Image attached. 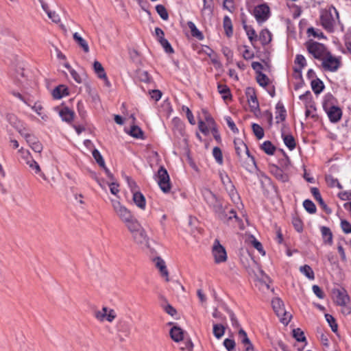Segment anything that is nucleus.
Here are the masks:
<instances>
[{"mask_svg": "<svg viewBox=\"0 0 351 351\" xmlns=\"http://www.w3.org/2000/svg\"><path fill=\"white\" fill-rule=\"evenodd\" d=\"M111 202L114 213L121 221L125 224L128 228H132V225L134 224V222H137L138 220L135 218L132 212L124 205L121 204L119 200L112 199Z\"/></svg>", "mask_w": 351, "mask_h": 351, "instance_id": "1", "label": "nucleus"}, {"mask_svg": "<svg viewBox=\"0 0 351 351\" xmlns=\"http://www.w3.org/2000/svg\"><path fill=\"white\" fill-rule=\"evenodd\" d=\"M132 226V228H128V229L132 234L134 241L142 248H149V239L141 223L137 221L134 222Z\"/></svg>", "mask_w": 351, "mask_h": 351, "instance_id": "2", "label": "nucleus"}, {"mask_svg": "<svg viewBox=\"0 0 351 351\" xmlns=\"http://www.w3.org/2000/svg\"><path fill=\"white\" fill-rule=\"evenodd\" d=\"M336 19H339V13L335 7L322 12L320 16L322 25L329 32H333Z\"/></svg>", "mask_w": 351, "mask_h": 351, "instance_id": "3", "label": "nucleus"}, {"mask_svg": "<svg viewBox=\"0 0 351 351\" xmlns=\"http://www.w3.org/2000/svg\"><path fill=\"white\" fill-rule=\"evenodd\" d=\"M273 308L277 316L284 324H288L291 319V315L284 308L283 302L280 298H275L271 302Z\"/></svg>", "mask_w": 351, "mask_h": 351, "instance_id": "4", "label": "nucleus"}, {"mask_svg": "<svg viewBox=\"0 0 351 351\" xmlns=\"http://www.w3.org/2000/svg\"><path fill=\"white\" fill-rule=\"evenodd\" d=\"M322 65L325 71L335 72L341 66V58L333 56L328 52L322 60Z\"/></svg>", "mask_w": 351, "mask_h": 351, "instance_id": "5", "label": "nucleus"}, {"mask_svg": "<svg viewBox=\"0 0 351 351\" xmlns=\"http://www.w3.org/2000/svg\"><path fill=\"white\" fill-rule=\"evenodd\" d=\"M306 48L309 53H311L315 59L320 60H322L329 52L327 51L324 45L317 42L307 43Z\"/></svg>", "mask_w": 351, "mask_h": 351, "instance_id": "6", "label": "nucleus"}, {"mask_svg": "<svg viewBox=\"0 0 351 351\" xmlns=\"http://www.w3.org/2000/svg\"><path fill=\"white\" fill-rule=\"evenodd\" d=\"M157 182L160 189L164 193H168L171 190L169 176L167 171L163 167H160L157 172Z\"/></svg>", "mask_w": 351, "mask_h": 351, "instance_id": "7", "label": "nucleus"}, {"mask_svg": "<svg viewBox=\"0 0 351 351\" xmlns=\"http://www.w3.org/2000/svg\"><path fill=\"white\" fill-rule=\"evenodd\" d=\"M214 212L217 217L224 223H228L233 218L235 219V220L238 219L235 211L231 209L227 212L226 208L223 206V204L220 206H215Z\"/></svg>", "mask_w": 351, "mask_h": 351, "instance_id": "8", "label": "nucleus"}, {"mask_svg": "<svg viewBox=\"0 0 351 351\" xmlns=\"http://www.w3.org/2000/svg\"><path fill=\"white\" fill-rule=\"evenodd\" d=\"M236 153L239 158L243 156H247L250 162L252 163L250 166L256 167L255 159L253 156H250L249 150L246 145L241 139H235L234 141Z\"/></svg>", "mask_w": 351, "mask_h": 351, "instance_id": "9", "label": "nucleus"}, {"mask_svg": "<svg viewBox=\"0 0 351 351\" xmlns=\"http://www.w3.org/2000/svg\"><path fill=\"white\" fill-rule=\"evenodd\" d=\"M95 318L99 322H104L105 320L108 322H112L117 317V313L112 308H109L106 306H104L101 310L95 311L94 312Z\"/></svg>", "mask_w": 351, "mask_h": 351, "instance_id": "10", "label": "nucleus"}, {"mask_svg": "<svg viewBox=\"0 0 351 351\" xmlns=\"http://www.w3.org/2000/svg\"><path fill=\"white\" fill-rule=\"evenodd\" d=\"M65 197L68 203L72 204H85V202L83 200L84 198V195L74 186H70L69 189L66 190Z\"/></svg>", "mask_w": 351, "mask_h": 351, "instance_id": "11", "label": "nucleus"}, {"mask_svg": "<svg viewBox=\"0 0 351 351\" xmlns=\"http://www.w3.org/2000/svg\"><path fill=\"white\" fill-rule=\"evenodd\" d=\"M213 255L216 263H223L227 260L226 251L217 239L215 241L213 244Z\"/></svg>", "mask_w": 351, "mask_h": 351, "instance_id": "12", "label": "nucleus"}, {"mask_svg": "<svg viewBox=\"0 0 351 351\" xmlns=\"http://www.w3.org/2000/svg\"><path fill=\"white\" fill-rule=\"evenodd\" d=\"M202 194L206 203L213 210H215V206H220L222 202L208 189L204 188L202 190Z\"/></svg>", "mask_w": 351, "mask_h": 351, "instance_id": "13", "label": "nucleus"}, {"mask_svg": "<svg viewBox=\"0 0 351 351\" xmlns=\"http://www.w3.org/2000/svg\"><path fill=\"white\" fill-rule=\"evenodd\" d=\"M92 156L95 160L96 163L99 165V167L101 169H103L107 176V177L111 180H114V176L113 174L110 171V170L106 167L105 164V160L101 154V153L99 152L98 149L96 148H94L92 150Z\"/></svg>", "mask_w": 351, "mask_h": 351, "instance_id": "14", "label": "nucleus"}, {"mask_svg": "<svg viewBox=\"0 0 351 351\" xmlns=\"http://www.w3.org/2000/svg\"><path fill=\"white\" fill-rule=\"evenodd\" d=\"M323 107L331 122L337 123L341 119L342 111L340 108L335 106L328 107L326 104H324Z\"/></svg>", "mask_w": 351, "mask_h": 351, "instance_id": "15", "label": "nucleus"}, {"mask_svg": "<svg viewBox=\"0 0 351 351\" xmlns=\"http://www.w3.org/2000/svg\"><path fill=\"white\" fill-rule=\"evenodd\" d=\"M269 8L265 4L256 6L254 10V15L258 23L266 21L269 16Z\"/></svg>", "mask_w": 351, "mask_h": 351, "instance_id": "16", "label": "nucleus"}, {"mask_svg": "<svg viewBox=\"0 0 351 351\" xmlns=\"http://www.w3.org/2000/svg\"><path fill=\"white\" fill-rule=\"evenodd\" d=\"M93 71L97 75V77L100 80H104L105 86L110 87L111 84L108 79L106 73L104 70V66L98 61H95L93 63Z\"/></svg>", "mask_w": 351, "mask_h": 351, "instance_id": "17", "label": "nucleus"}, {"mask_svg": "<svg viewBox=\"0 0 351 351\" xmlns=\"http://www.w3.org/2000/svg\"><path fill=\"white\" fill-rule=\"evenodd\" d=\"M155 34L158 38V41L162 45L167 53H173V49L169 41L164 38V32L160 27L155 28Z\"/></svg>", "mask_w": 351, "mask_h": 351, "instance_id": "18", "label": "nucleus"}, {"mask_svg": "<svg viewBox=\"0 0 351 351\" xmlns=\"http://www.w3.org/2000/svg\"><path fill=\"white\" fill-rule=\"evenodd\" d=\"M51 94L53 99H61L64 97L69 95L70 91L66 85L59 84L53 89Z\"/></svg>", "mask_w": 351, "mask_h": 351, "instance_id": "19", "label": "nucleus"}, {"mask_svg": "<svg viewBox=\"0 0 351 351\" xmlns=\"http://www.w3.org/2000/svg\"><path fill=\"white\" fill-rule=\"evenodd\" d=\"M245 94L247 97L250 108L254 110L259 108L258 101L256 95L255 90L253 88L248 87L246 88Z\"/></svg>", "mask_w": 351, "mask_h": 351, "instance_id": "20", "label": "nucleus"}, {"mask_svg": "<svg viewBox=\"0 0 351 351\" xmlns=\"http://www.w3.org/2000/svg\"><path fill=\"white\" fill-rule=\"evenodd\" d=\"M155 265L159 270L160 276L165 278L167 282L169 281V271L166 266L165 261L160 257H157L154 259Z\"/></svg>", "mask_w": 351, "mask_h": 351, "instance_id": "21", "label": "nucleus"}, {"mask_svg": "<svg viewBox=\"0 0 351 351\" xmlns=\"http://www.w3.org/2000/svg\"><path fill=\"white\" fill-rule=\"evenodd\" d=\"M335 296V302L339 306H345L349 302V296L345 290H335L333 292Z\"/></svg>", "mask_w": 351, "mask_h": 351, "instance_id": "22", "label": "nucleus"}, {"mask_svg": "<svg viewBox=\"0 0 351 351\" xmlns=\"http://www.w3.org/2000/svg\"><path fill=\"white\" fill-rule=\"evenodd\" d=\"M59 115L63 121L70 123L74 119L75 112L68 107L64 106L59 111Z\"/></svg>", "mask_w": 351, "mask_h": 351, "instance_id": "23", "label": "nucleus"}, {"mask_svg": "<svg viewBox=\"0 0 351 351\" xmlns=\"http://www.w3.org/2000/svg\"><path fill=\"white\" fill-rule=\"evenodd\" d=\"M311 191L315 199L318 202L322 208L326 211V213L330 214L331 213V210L325 204L321 196L319 189L316 187H312L311 189Z\"/></svg>", "mask_w": 351, "mask_h": 351, "instance_id": "24", "label": "nucleus"}, {"mask_svg": "<svg viewBox=\"0 0 351 351\" xmlns=\"http://www.w3.org/2000/svg\"><path fill=\"white\" fill-rule=\"evenodd\" d=\"M132 195V200L135 205L139 208L144 210L146 206L145 196L139 191H135Z\"/></svg>", "mask_w": 351, "mask_h": 351, "instance_id": "25", "label": "nucleus"}, {"mask_svg": "<svg viewBox=\"0 0 351 351\" xmlns=\"http://www.w3.org/2000/svg\"><path fill=\"white\" fill-rule=\"evenodd\" d=\"M239 338L245 347V351H253V346L251 343L247 333L242 328L239 329Z\"/></svg>", "mask_w": 351, "mask_h": 351, "instance_id": "26", "label": "nucleus"}, {"mask_svg": "<svg viewBox=\"0 0 351 351\" xmlns=\"http://www.w3.org/2000/svg\"><path fill=\"white\" fill-rule=\"evenodd\" d=\"M171 339L176 342H179L184 339V332L178 326H173L170 330Z\"/></svg>", "mask_w": 351, "mask_h": 351, "instance_id": "27", "label": "nucleus"}, {"mask_svg": "<svg viewBox=\"0 0 351 351\" xmlns=\"http://www.w3.org/2000/svg\"><path fill=\"white\" fill-rule=\"evenodd\" d=\"M6 120L16 130L20 129V127L23 124V123L13 113H8L6 114Z\"/></svg>", "mask_w": 351, "mask_h": 351, "instance_id": "28", "label": "nucleus"}, {"mask_svg": "<svg viewBox=\"0 0 351 351\" xmlns=\"http://www.w3.org/2000/svg\"><path fill=\"white\" fill-rule=\"evenodd\" d=\"M223 28L225 30L226 35L230 38L232 36L233 29L232 21L229 16H225L223 21Z\"/></svg>", "mask_w": 351, "mask_h": 351, "instance_id": "29", "label": "nucleus"}, {"mask_svg": "<svg viewBox=\"0 0 351 351\" xmlns=\"http://www.w3.org/2000/svg\"><path fill=\"white\" fill-rule=\"evenodd\" d=\"M282 136L283 138L284 143L290 150H293L295 148V141L292 135L285 134L284 133H282Z\"/></svg>", "mask_w": 351, "mask_h": 351, "instance_id": "30", "label": "nucleus"}, {"mask_svg": "<svg viewBox=\"0 0 351 351\" xmlns=\"http://www.w3.org/2000/svg\"><path fill=\"white\" fill-rule=\"evenodd\" d=\"M226 328L221 324H213V333L217 339H221L225 333Z\"/></svg>", "mask_w": 351, "mask_h": 351, "instance_id": "31", "label": "nucleus"}, {"mask_svg": "<svg viewBox=\"0 0 351 351\" xmlns=\"http://www.w3.org/2000/svg\"><path fill=\"white\" fill-rule=\"evenodd\" d=\"M73 38L85 52H88V43L77 32L73 34Z\"/></svg>", "mask_w": 351, "mask_h": 351, "instance_id": "32", "label": "nucleus"}, {"mask_svg": "<svg viewBox=\"0 0 351 351\" xmlns=\"http://www.w3.org/2000/svg\"><path fill=\"white\" fill-rule=\"evenodd\" d=\"M321 232L324 239V243H327L330 245L332 243V233L330 228L322 226L321 228Z\"/></svg>", "mask_w": 351, "mask_h": 351, "instance_id": "33", "label": "nucleus"}, {"mask_svg": "<svg viewBox=\"0 0 351 351\" xmlns=\"http://www.w3.org/2000/svg\"><path fill=\"white\" fill-rule=\"evenodd\" d=\"M311 85L313 91L317 95L319 94L324 88L322 81L318 78L313 80L311 82Z\"/></svg>", "mask_w": 351, "mask_h": 351, "instance_id": "34", "label": "nucleus"}, {"mask_svg": "<svg viewBox=\"0 0 351 351\" xmlns=\"http://www.w3.org/2000/svg\"><path fill=\"white\" fill-rule=\"evenodd\" d=\"M259 40L263 45L269 44L271 40V34L268 29H263L259 35Z\"/></svg>", "mask_w": 351, "mask_h": 351, "instance_id": "35", "label": "nucleus"}, {"mask_svg": "<svg viewBox=\"0 0 351 351\" xmlns=\"http://www.w3.org/2000/svg\"><path fill=\"white\" fill-rule=\"evenodd\" d=\"M187 25L191 30L193 36L196 37L198 39H203L204 36L202 33L197 28L195 23L192 21H189Z\"/></svg>", "mask_w": 351, "mask_h": 351, "instance_id": "36", "label": "nucleus"}, {"mask_svg": "<svg viewBox=\"0 0 351 351\" xmlns=\"http://www.w3.org/2000/svg\"><path fill=\"white\" fill-rule=\"evenodd\" d=\"M128 134L136 138H143V132L137 125L132 126Z\"/></svg>", "mask_w": 351, "mask_h": 351, "instance_id": "37", "label": "nucleus"}, {"mask_svg": "<svg viewBox=\"0 0 351 351\" xmlns=\"http://www.w3.org/2000/svg\"><path fill=\"white\" fill-rule=\"evenodd\" d=\"M261 149L268 155H273L276 150V147L269 141H265L262 144Z\"/></svg>", "mask_w": 351, "mask_h": 351, "instance_id": "38", "label": "nucleus"}, {"mask_svg": "<svg viewBox=\"0 0 351 351\" xmlns=\"http://www.w3.org/2000/svg\"><path fill=\"white\" fill-rule=\"evenodd\" d=\"M295 63L298 64L299 67L295 69V72L300 73L302 69L306 66V59L302 55H297L295 60Z\"/></svg>", "mask_w": 351, "mask_h": 351, "instance_id": "39", "label": "nucleus"}, {"mask_svg": "<svg viewBox=\"0 0 351 351\" xmlns=\"http://www.w3.org/2000/svg\"><path fill=\"white\" fill-rule=\"evenodd\" d=\"M218 91L220 94L222 95V97L223 99H230L231 97V95L230 93L229 88L224 84H218L217 86Z\"/></svg>", "mask_w": 351, "mask_h": 351, "instance_id": "40", "label": "nucleus"}, {"mask_svg": "<svg viewBox=\"0 0 351 351\" xmlns=\"http://www.w3.org/2000/svg\"><path fill=\"white\" fill-rule=\"evenodd\" d=\"M300 271L304 274L308 279L313 280L315 278L314 272L311 267L307 265L300 267Z\"/></svg>", "mask_w": 351, "mask_h": 351, "instance_id": "41", "label": "nucleus"}, {"mask_svg": "<svg viewBox=\"0 0 351 351\" xmlns=\"http://www.w3.org/2000/svg\"><path fill=\"white\" fill-rule=\"evenodd\" d=\"M273 172L276 178L280 181L285 182L288 180L287 175L284 173L281 169L275 167Z\"/></svg>", "mask_w": 351, "mask_h": 351, "instance_id": "42", "label": "nucleus"}, {"mask_svg": "<svg viewBox=\"0 0 351 351\" xmlns=\"http://www.w3.org/2000/svg\"><path fill=\"white\" fill-rule=\"evenodd\" d=\"M256 81L261 86L265 87L268 85L269 79L265 74L260 73L256 75Z\"/></svg>", "mask_w": 351, "mask_h": 351, "instance_id": "43", "label": "nucleus"}, {"mask_svg": "<svg viewBox=\"0 0 351 351\" xmlns=\"http://www.w3.org/2000/svg\"><path fill=\"white\" fill-rule=\"evenodd\" d=\"M243 28L245 30L246 34L248 36V38L251 43H252L253 40H256V38L257 37V36L256 34V32L251 26H248L244 23Z\"/></svg>", "mask_w": 351, "mask_h": 351, "instance_id": "44", "label": "nucleus"}, {"mask_svg": "<svg viewBox=\"0 0 351 351\" xmlns=\"http://www.w3.org/2000/svg\"><path fill=\"white\" fill-rule=\"evenodd\" d=\"M303 206L306 210L311 214H313L316 212V206L315 204L310 199L304 200L303 202Z\"/></svg>", "mask_w": 351, "mask_h": 351, "instance_id": "45", "label": "nucleus"}, {"mask_svg": "<svg viewBox=\"0 0 351 351\" xmlns=\"http://www.w3.org/2000/svg\"><path fill=\"white\" fill-rule=\"evenodd\" d=\"M293 337L299 342L306 341V337L304 332L300 328H296L293 330Z\"/></svg>", "mask_w": 351, "mask_h": 351, "instance_id": "46", "label": "nucleus"}, {"mask_svg": "<svg viewBox=\"0 0 351 351\" xmlns=\"http://www.w3.org/2000/svg\"><path fill=\"white\" fill-rule=\"evenodd\" d=\"M156 10L157 13L159 14V16L163 19V20H167L169 18L168 12L165 8V7L162 5H157L156 6Z\"/></svg>", "mask_w": 351, "mask_h": 351, "instance_id": "47", "label": "nucleus"}, {"mask_svg": "<svg viewBox=\"0 0 351 351\" xmlns=\"http://www.w3.org/2000/svg\"><path fill=\"white\" fill-rule=\"evenodd\" d=\"M252 130L254 135L256 136L258 139H261L264 136V131L263 129L256 123L252 124Z\"/></svg>", "mask_w": 351, "mask_h": 351, "instance_id": "48", "label": "nucleus"}, {"mask_svg": "<svg viewBox=\"0 0 351 351\" xmlns=\"http://www.w3.org/2000/svg\"><path fill=\"white\" fill-rule=\"evenodd\" d=\"M325 318H326L327 322L328 323V324L330 325L331 330L334 332H336L337 331L338 326L336 323L335 318L330 314H326Z\"/></svg>", "mask_w": 351, "mask_h": 351, "instance_id": "49", "label": "nucleus"}, {"mask_svg": "<svg viewBox=\"0 0 351 351\" xmlns=\"http://www.w3.org/2000/svg\"><path fill=\"white\" fill-rule=\"evenodd\" d=\"M213 155L217 163L221 165L223 163V156L221 150L218 147H215L213 149Z\"/></svg>", "mask_w": 351, "mask_h": 351, "instance_id": "50", "label": "nucleus"}, {"mask_svg": "<svg viewBox=\"0 0 351 351\" xmlns=\"http://www.w3.org/2000/svg\"><path fill=\"white\" fill-rule=\"evenodd\" d=\"M32 109L34 110L37 114L41 116L42 119L46 120L47 119V116L46 114L42 116L41 110L43 109V107L39 101L35 102L34 106H32Z\"/></svg>", "mask_w": 351, "mask_h": 351, "instance_id": "51", "label": "nucleus"}, {"mask_svg": "<svg viewBox=\"0 0 351 351\" xmlns=\"http://www.w3.org/2000/svg\"><path fill=\"white\" fill-rule=\"evenodd\" d=\"M276 109L278 111V114L276 115V119L277 121H282L286 119V110L283 106H279V104L277 105Z\"/></svg>", "mask_w": 351, "mask_h": 351, "instance_id": "52", "label": "nucleus"}, {"mask_svg": "<svg viewBox=\"0 0 351 351\" xmlns=\"http://www.w3.org/2000/svg\"><path fill=\"white\" fill-rule=\"evenodd\" d=\"M223 346L228 351H234L235 348V341L232 339H226L223 341Z\"/></svg>", "mask_w": 351, "mask_h": 351, "instance_id": "53", "label": "nucleus"}, {"mask_svg": "<svg viewBox=\"0 0 351 351\" xmlns=\"http://www.w3.org/2000/svg\"><path fill=\"white\" fill-rule=\"evenodd\" d=\"M138 79L144 82H149L150 80V76L147 71L139 70L138 71Z\"/></svg>", "mask_w": 351, "mask_h": 351, "instance_id": "54", "label": "nucleus"}, {"mask_svg": "<svg viewBox=\"0 0 351 351\" xmlns=\"http://www.w3.org/2000/svg\"><path fill=\"white\" fill-rule=\"evenodd\" d=\"M162 308L167 314L170 315L172 317L176 315L177 313V311L176 310V308L169 304L162 305Z\"/></svg>", "mask_w": 351, "mask_h": 351, "instance_id": "55", "label": "nucleus"}, {"mask_svg": "<svg viewBox=\"0 0 351 351\" xmlns=\"http://www.w3.org/2000/svg\"><path fill=\"white\" fill-rule=\"evenodd\" d=\"M202 112L204 115V119L207 122L208 125L211 128H215V121L213 117L208 114V112L206 110H202Z\"/></svg>", "mask_w": 351, "mask_h": 351, "instance_id": "56", "label": "nucleus"}, {"mask_svg": "<svg viewBox=\"0 0 351 351\" xmlns=\"http://www.w3.org/2000/svg\"><path fill=\"white\" fill-rule=\"evenodd\" d=\"M77 111H78L79 114L83 119H84L86 117V111L85 110V107H84V103L82 102V101H79L77 102Z\"/></svg>", "mask_w": 351, "mask_h": 351, "instance_id": "57", "label": "nucleus"}, {"mask_svg": "<svg viewBox=\"0 0 351 351\" xmlns=\"http://www.w3.org/2000/svg\"><path fill=\"white\" fill-rule=\"evenodd\" d=\"M225 120L227 123L228 126L230 128V129L234 132V133H238L239 130L237 128L235 123L230 117H226L225 118Z\"/></svg>", "mask_w": 351, "mask_h": 351, "instance_id": "58", "label": "nucleus"}, {"mask_svg": "<svg viewBox=\"0 0 351 351\" xmlns=\"http://www.w3.org/2000/svg\"><path fill=\"white\" fill-rule=\"evenodd\" d=\"M341 227L342 230L346 234L351 233V224L346 220H341Z\"/></svg>", "mask_w": 351, "mask_h": 351, "instance_id": "59", "label": "nucleus"}, {"mask_svg": "<svg viewBox=\"0 0 351 351\" xmlns=\"http://www.w3.org/2000/svg\"><path fill=\"white\" fill-rule=\"evenodd\" d=\"M25 141L28 143V145L31 147L33 145H34L39 140L34 134H29V135L25 136Z\"/></svg>", "mask_w": 351, "mask_h": 351, "instance_id": "60", "label": "nucleus"}, {"mask_svg": "<svg viewBox=\"0 0 351 351\" xmlns=\"http://www.w3.org/2000/svg\"><path fill=\"white\" fill-rule=\"evenodd\" d=\"M70 73L73 78V80L78 84L82 82V77L80 75V73L75 71V69H71Z\"/></svg>", "mask_w": 351, "mask_h": 351, "instance_id": "61", "label": "nucleus"}, {"mask_svg": "<svg viewBox=\"0 0 351 351\" xmlns=\"http://www.w3.org/2000/svg\"><path fill=\"white\" fill-rule=\"evenodd\" d=\"M126 179L128 181V186H129L132 194L135 191H138V185L136 184V182L134 180L130 179L129 177H127Z\"/></svg>", "mask_w": 351, "mask_h": 351, "instance_id": "62", "label": "nucleus"}, {"mask_svg": "<svg viewBox=\"0 0 351 351\" xmlns=\"http://www.w3.org/2000/svg\"><path fill=\"white\" fill-rule=\"evenodd\" d=\"M293 225L295 227V230L300 232L303 230V225L302 221L298 218H294L293 219Z\"/></svg>", "mask_w": 351, "mask_h": 351, "instance_id": "63", "label": "nucleus"}, {"mask_svg": "<svg viewBox=\"0 0 351 351\" xmlns=\"http://www.w3.org/2000/svg\"><path fill=\"white\" fill-rule=\"evenodd\" d=\"M308 33L313 36L314 37H317L319 38H324V34L322 32L319 30H315L313 27L308 28Z\"/></svg>", "mask_w": 351, "mask_h": 351, "instance_id": "64", "label": "nucleus"}]
</instances>
